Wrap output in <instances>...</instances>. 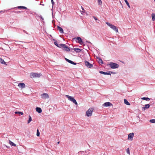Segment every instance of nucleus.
Listing matches in <instances>:
<instances>
[{
	"instance_id": "1",
	"label": "nucleus",
	"mask_w": 155,
	"mask_h": 155,
	"mask_svg": "<svg viewBox=\"0 0 155 155\" xmlns=\"http://www.w3.org/2000/svg\"><path fill=\"white\" fill-rule=\"evenodd\" d=\"M106 24H107V25L109 26L111 28L114 30L117 33L118 32V29L115 26L110 24L108 22H106Z\"/></svg>"
},
{
	"instance_id": "2",
	"label": "nucleus",
	"mask_w": 155,
	"mask_h": 155,
	"mask_svg": "<svg viewBox=\"0 0 155 155\" xmlns=\"http://www.w3.org/2000/svg\"><path fill=\"white\" fill-rule=\"evenodd\" d=\"M42 75L40 73H31L30 74V76L31 78H39Z\"/></svg>"
},
{
	"instance_id": "3",
	"label": "nucleus",
	"mask_w": 155,
	"mask_h": 155,
	"mask_svg": "<svg viewBox=\"0 0 155 155\" xmlns=\"http://www.w3.org/2000/svg\"><path fill=\"white\" fill-rule=\"evenodd\" d=\"M66 97L68 99L72 101L73 103L75 104L76 105H77L78 103L76 100L74 99L73 97L71 96L68 95H66Z\"/></svg>"
},
{
	"instance_id": "4",
	"label": "nucleus",
	"mask_w": 155,
	"mask_h": 155,
	"mask_svg": "<svg viewBox=\"0 0 155 155\" xmlns=\"http://www.w3.org/2000/svg\"><path fill=\"white\" fill-rule=\"evenodd\" d=\"M94 110L93 108H90L86 113V115L87 117H91L93 111Z\"/></svg>"
},
{
	"instance_id": "5",
	"label": "nucleus",
	"mask_w": 155,
	"mask_h": 155,
	"mask_svg": "<svg viewBox=\"0 0 155 155\" xmlns=\"http://www.w3.org/2000/svg\"><path fill=\"white\" fill-rule=\"evenodd\" d=\"M109 66H110L112 69H115L118 68L119 66V65L115 63H111L108 64Z\"/></svg>"
},
{
	"instance_id": "6",
	"label": "nucleus",
	"mask_w": 155,
	"mask_h": 155,
	"mask_svg": "<svg viewBox=\"0 0 155 155\" xmlns=\"http://www.w3.org/2000/svg\"><path fill=\"white\" fill-rule=\"evenodd\" d=\"M61 48H62L63 50H65L67 51H70V48L68 47L67 46L64 44H61Z\"/></svg>"
},
{
	"instance_id": "7",
	"label": "nucleus",
	"mask_w": 155,
	"mask_h": 155,
	"mask_svg": "<svg viewBox=\"0 0 155 155\" xmlns=\"http://www.w3.org/2000/svg\"><path fill=\"white\" fill-rule=\"evenodd\" d=\"M74 39L77 42L80 44L81 45H82L83 44V42L81 38L80 37H78L77 38H74Z\"/></svg>"
},
{
	"instance_id": "8",
	"label": "nucleus",
	"mask_w": 155,
	"mask_h": 155,
	"mask_svg": "<svg viewBox=\"0 0 155 155\" xmlns=\"http://www.w3.org/2000/svg\"><path fill=\"white\" fill-rule=\"evenodd\" d=\"M84 63L86 66L88 68H91L93 67V65L86 61H84Z\"/></svg>"
},
{
	"instance_id": "9",
	"label": "nucleus",
	"mask_w": 155,
	"mask_h": 155,
	"mask_svg": "<svg viewBox=\"0 0 155 155\" xmlns=\"http://www.w3.org/2000/svg\"><path fill=\"white\" fill-rule=\"evenodd\" d=\"M134 136V134L133 133H130L128 135V139L132 141Z\"/></svg>"
},
{
	"instance_id": "10",
	"label": "nucleus",
	"mask_w": 155,
	"mask_h": 155,
	"mask_svg": "<svg viewBox=\"0 0 155 155\" xmlns=\"http://www.w3.org/2000/svg\"><path fill=\"white\" fill-rule=\"evenodd\" d=\"M41 97L42 98L46 99L48 98L49 96L48 95L47 93H43L41 95Z\"/></svg>"
},
{
	"instance_id": "11",
	"label": "nucleus",
	"mask_w": 155,
	"mask_h": 155,
	"mask_svg": "<svg viewBox=\"0 0 155 155\" xmlns=\"http://www.w3.org/2000/svg\"><path fill=\"white\" fill-rule=\"evenodd\" d=\"M18 86L21 89H23L25 87V84L23 83H20L18 84Z\"/></svg>"
},
{
	"instance_id": "12",
	"label": "nucleus",
	"mask_w": 155,
	"mask_h": 155,
	"mask_svg": "<svg viewBox=\"0 0 155 155\" xmlns=\"http://www.w3.org/2000/svg\"><path fill=\"white\" fill-rule=\"evenodd\" d=\"M103 106L104 107H108L112 106V104L110 102H107L103 104Z\"/></svg>"
},
{
	"instance_id": "13",
	"label": "nucleus",
	"mask_w": 155,
	"mask_h": 155,
	"mask_svg": "<svg viewBox=\"0 0 155 155\" xmlns=\"http://www.w3.org/2000/svg\"><path fill=\"white\" fill-rule=\"evenodd\" d=\"M54 40V44L55 45L59 48H61V44H58L56 40Z\"/></svg>"
},
{
	"instance_id": "14",
	"label": "nucleus",
	"mask_w": 155,
	"mask_h": 155,
	"mask_svg": "<svg viewBox=\"0 0 155 155\" xmlns=\"http://www.w3.org/2000/svg\"><path fill=\"white\" fill-rule=\"evenodd\" d=\"M150 105L149 104H146L145 105V106L142 107L143 110H145L146 109H148L150 107Z\"/></svg>"
},
{
	"instance_id": "15",
	"label": "nucleus",
	"mask_w": 155,
	"mask_h": 155,
	"mask_svg": "<svg viewBox=\"0 0 155 155\" xmlns=\"http://www.w3.org/2000/svg\"><path fill=\"white\" fill-rule=\"evenodd\" d=\"M36 110L39 113H41L42 111L41 108L38 107L36 108Z\"/></svg>"
},
{
	"instance_id": "16",
	"label": "nucleus",
	"mask_w": 155,
	"mask_h": 155,
	"mask_svg": "<svg viewBox=\"0 0 155 155\" xmlns=\"http://www.w3.org/2000/svg\"><path fill=\"white\" fill-rule=\"evenodd\" d=\"M58 29L59 30V31H60V32L62 33H63V29L61 28V27L58 26Z\"/></svg>"
},
{
	"instance_id": "17",
	"label": "nucleus",
	"mask_w": 155,
	"mask_h": 155,
	"mask_svg": "<svg viewBox=\"0 0 155 155\" xmlns=\"http://www.w3.org/2000/svg\"><path fill=\"white\" fill-rule=\"evenodd\" d=\"M99 73L101 74H105V75H110L109 73H107L106 72H104L102 71H100Z\"/></svg>"
},
{
	"instance_id": "18",
	"label": "nucleus",
	"mask_w": 155,
	"mask_h": 155,
	"mask_svg": "<svg viewBox=\"0 0 155 155\" xmlns=\"http://www.w3.org/2000/svg\"><path fill=\"white\" fill-rule=\"evenodd\" d=\"M74 49L77 52L79 53L81 51V49L78 48H74Z\"/></svg>"
},
{
	"instance_id": "19",
	"label": "nucleus",
	"mask_w": 155,
	"mask_h": 155,
	"mask_svg": "<svg viewBox=\"0 0 155 155\" xmlns=\"http://www.w3.org/2000/svg\"><path fill=\"white\" fill-rule=\"evenodd\" d=\"M9 143L12 146H13L14 147H15L16 146V144H15L14 143L10 140H9Z\"/></svg>"
},
{
	"instance_id": "20",
	"label": "nucleus",
	"mask_w": 155,
	"mask_h": 155,
	"mask_svg": "<svg viewBox=\"0 0 155 155\" xmlns=\"http://www.w3.org/2000/svg\"><path fill=\"white\" fill-rule=\"evenodd\" d=\"M124 103L127 105H130V104L127 101L126 99H124Z\"/></svg>"
},
{
	"instance_id": "21",
	"label": "nucleus",
	"mask_w": 155,
	"mask_h": 155,
	"mask_svg": "<svg viewBox=\"0 0 155 155\" xmlns=\"http://www.w3.org/2000/svg\"><path fill=\"white\" fill-rule=\"evenodd\" d=\"M0 62L3 64H6L5 62L1 58H0Z\"/></svg>"
},
{
	"instance_id": "22",
	"label": "nucleus",
	"mask_w": 155,
	"mask_h": 155,
	"mask_svg": "<svg viewBox=\"0 0 155 155\" xmlns=\"http://www.w3.org/2000/svg\"><path fill=\"white\" fill-rule=\"evenodd\" d=\"M68 61V62L69 63H71V64H74V65H76V63H74V62L72 61H71L70 60H69Z\"/></svg>"
},
{
	"instance_id": "23",
	"label": "nucleus",
	"mask_w": 155,
	"mask_h": 155,
	"mask_svg": "<svg viewBox=\"0 0 155 155\" xmlns=\"http://www.w3.org/2000/svg\"><path fill=\"white\" fill-rule=\"evenodd\" d=\"M141 99L142 100H146L147 101H149L150 100V99L148 97H142V98H141Z\"/></svg>"
},
{
	"instance_id": "24",
	"label": "nucleus",
	"mask_w": 155,
	"mask_h": 155,
	"mask_svg": "<svg viewBox=\"0 0 155 155\" xmlns=\"http://www.w3.org/2000/svg\"><path fill=\"white\" fill-rule=\"evenodd\" d=\"M32 120V118L31 116L29 115V119L28 121V124H29L30 122Z\"/></svg>"
},
{
	"instance_id": "25",
	"label": "nucleus",
	"mask_w": 155,
	"mask_h": 155,
	"mask_svg": "<svg viewBox=\"0 0 155 155\" xmlns=\"http://www.w3.org/2000/svg\"><path fill=\"white\" fill-rule=\"evenodd\" d=\"M152 20L154 21L155 20V15L154 13H152L151 15Z\"/></svg>"
},
{
	"instance_id": "26",
	"label": "nucleus",
	"mask_w": 155,
	"mask_h": 155,
	"mask_svg": "<svg viewBox=\"0 0 155 155\" xmlns=\"http://www.w3.org/2000/svg\"><path fill=\"white\" fill-rule=\"evenodd\" d=\"M98 62L99 63H101V64H103V61L100 58H98Z\"/></svg>"
},
{
	"instance_id": "27",
	"label": "nucleus",
	"mask_w": 155,
	"mask_h": 155,
	"mask_svg": "<svg viewBox=\"0 0 155 155\" xmlns=\"http://www.w3.org/2000/svg\"><path fill=\"white\" fill-rule=\"evenodd\" d=\"M15 114H20L21 115H23V113L22 112H20V111H16L15 112Z\"/></svg>"
},
{
	"instance_id": "28",
	"label": "nucleus",
	"mask_w": 155,
	"mask_h": 155,
	"mask_svg": "<svg viewBox=\"0 0 155 155\" xmlns=\"http://www.w3.org/2000/svg\"><path fill=\"white\" fill-rule=\"evenodd\" d=\"M18 8H23L24 9H27V8L26 7L23 6H19L18 7Z\"/></svg>"
},
{
	"instance_id": "29",
	"label": "nucleus",
	"mask_w": 155,
	"mask_h": 155,
	"mask_svg": "<svg viewBox=\"0 0 155 155\" xmlns=\"http://www.w3.org/2000/svg\"><path fill=\"white\" fill-rule=\"evenodd\" d=\"M124 2H125L126 4L129 7V8H130V5H129V3L127 1V0H124Z\"/></svg>"
},
{
	"instance_id": "30",
	"label": "nucleus",
	"mask_w": 155,
	"mask_h": 155,
	"mask_svg": "<svg viewBox=\"0 0 155 155\" xmlns=\"http://www.w3.org/2000/svg\"><path fill=\"white\" fill-rule=\"evenodd\" d=\"M37 136L38 137L40 136V133L38 129H37Z\"/></svg>"
},
{
	"instance_id": "31",
	"label": "nucleus",
	"mask_w": 155,
	"mask_h": 155,
	"mask_svg": "<svg viewBox=\"0 0 155 155\" xmlns=\"http://www.w3.org/2000/svg\"><path fill=\"white\" fill-rule=\"evenodd\" d=\"M98 3L99 5H101L102 4V2L101 0H97Z\"/></svg>"
},
{
	"instance_id": "32",
	"label": "nucleus",
	"mask_w": 155,
	"mask_h": 155,
	"mask_svg": "<svg viewBox=\"0 0 155 155\" xmlns=\"http://www.w3.org/2000/svg\"><path fill=\"white\" fill-rule=\"evenodd\" d=\"M150 122L152 123H155V119H152L150 120Z\"/></svg>"
},
{
	"instance_id": "33",
	"label": "nucleus",
	"mask_w": 155,
	"mask_h": 155,
	"mask_svg": "<svg viewBox=\"0 0 155 155\" xmlns=\"http://www.w3.org/2000/svg\"><path fill=\"white\" fill-rule=\"evenodd\" d=\"M127 153L129 155L130 154V152L129 148H128L126 150Z\"/></svg>"
},
{
	"instance_id": "34",
	"label": "nucleus",
	"mask_w": 155,
	"mask_h": 155,
	"mask_svg": "<svg viewBox=\"0 0 155 155\" xmlns=\"http://www.w3.org/2000/svg\"><path fill=\"white\" fill-rule=\"evenodd\" d=\"M51 2L52 4V5L53 6L54 4L53 0H51Z\"/></svg>"
},
{
	"instance_id": "35",
	"label": "nucleus",
	"mask_w": 155,
	"mask_h": 155,
	"mask_svg": "<svg viewBox=\"0 0 155 155\" xmlns=\"http://www.w3.org/2000/svg\"><path fill=\"white\" fill-rule=\"evenodd\" d=\"M93 18H94V19L95 20H97V18L96 17H95V16H93Z\"/></svg>"
},
{
	"instance_id": "36",
	"label": "nucleus",
	"mask_w": 155,
	"mask_h": 155,
	"mask_svg": "<svg viewBox=\"0 0 155 155\" xmlns=\"http://www.w3.org/2000/svg\"><path fill=\"white\" fill-rule=\"evenodd\" d=\"M81 8H82V10L84 11H82V12H85V10H84V8L82 6H81Z\"/></svg>"
},
{
	"instance_id": "37",
	"label": "nucleus",
	"mask_w": 155,
	"mask_h": 155,
	"mask_svg": "<svg viewBox=\"0 0 155 155\" xmlns=\"http://www.w3.org/2000/svg\"><path fill=\"white\" fill-rule=\"evenodd\" d=\"M40 17H41V19H42V20H44V18H43V17H42L41 16H40Z\"/></svg>"
},
{
	"instance_id": "38",
	"label": "nucleus",
	"mask_w": 155,
	"mask_h": 155,
	"mask_svg": "<svg viewBox=\"0 0 155 155\" xmlns=\"http://www.w3.org/2000/svg\"><path fill=\"white\" fill-rule=\"evenodd\" d=\"M65 59L68 62V60H69V59H67L66 58H65Z\"/></svg>"
},
{
	"instance_id": "39",
	"label": "nucleus",
	"mask_w": 155,
	"mask_h": 155,
	"mask_svg": "<svg viewBox=\"0 0 155 155\" xmlns=\"http://www.w3.org/2000/svg\"><path fill=\"white\" fill-rule=\"evenodd\" d=\"M59 143H60V142L58 141V142L57 143L58 144Z\"/></svg>"
}]
</instances>
